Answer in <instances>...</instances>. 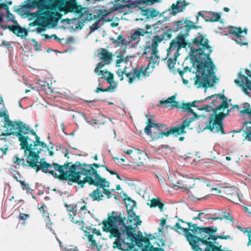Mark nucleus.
I'll return each mask as SVG.
<instances>
[{"label": "nucleus", "mask_w": 251, "mask_h": 251, "mask_svg": "<svg viewBox=\"0 0 251 251\" xmlns=\"http://www.w3.org/2000/svg\"><path fill=\"white\" fill-rule=\"evenodd\" d=\"M99 51L97 56H99L100 59L109 64L112 60V53L103 48H100Z\"/></svg>", "instance_id": "obj_23"}, {"label": "nucleus", "mask_w": 251, "mask_h": 251, "mask_svg": "<svg viewBox=\"0 0 251 251\" xmlns=\"http://www.w3.org/2000/svg\"><path fill=\"white\" fill-rule=\"evenodd\" d=\"M180 49V48H178V46H177L175 42V40H173L170 43L169 48L167 50V55H172L174 57L177 58V57L179 55V50Z\"/></svg>", "instance_id": "obj_24"}, {"label": "nucleus", "mask_w": 251, "mask_h": 251, "mask_svg": "<svg viewBox=\"0 0 251 251\" xmlns=\"http://www.w3.org/2000/svg\"><path fill=\"white\" fill-rule=\"evenodd\" d=\"M24 7L29 9L36 8L35 12L26 11L24 15L29 20H34L29 24V26H37L34 30L38 33H42L47 29V0H25Z\"/></svg>", "instance_id": "obj_7"}, {"label": "nucleus", "mask_w": 251, "mask_h": 251, "mask_svg": "<svg viewBox=\"0 0 251 251\" xmlns=\"http://www.w3.org/2000/svg\"><path fill=\"white\" fill-rule=\"evenodd\" d=\"M187 225L188 226V228H183L181 226L179 223L177 222L173 229L179 234L183 231L185 238L194 251H207L210 246L211 248H213L214 246L220 251H223L221 249V247H218L213 242L208 241L210 239L216 240L218 238V236L212 235V234L217 231V227L213 228L210 226H198L196 224L192 225L191 222H187Z\"/></svg>", "instance_id": "obj_3"}, {"label": "nucleus", "mask_w": 251, "mask_h": 251, "mask_svg": "<svg viewBox=\"0 0 251 251\" xmlns=\"http://www.w3.org/2000/svg\"><path fill=\"white\" fill-rule=\"evenodd\" d=\"M28 147L21 149L24 151V158H21L17 156H14L13 158V163L16 164L15 167L22 165L23 167H30L37 172L42 171L45 173H47V162L45 158L39 160V153L43 148L46 147V144L40 140H35L28 142Z\"/></svg>", "instance_id": "obj_6"}, {"label": "nucleus", "mask_w": 251, "mask_h": 251, "mask_svg": "<svg viewBox=\"0 0 251 251\" xmlns=\"http://www.w3.org/2000/svg\"><path fill=\"white\" fill-rule=\"evenodd\" d=\"M190 113L193 115V116L190 118H187L189 121H190V123H191L193 121H194L196 119H198L200 117H202L203 118L205 117L204 116L199 115L197 114L194 111H193L192 112H190Z\"/></svg>", "instance_id": "obj_48"}, {"label": "nucleus", "mask_w": 251, "mask_h": 251, "mask_svg": "<svg viewBox=\"0 0 251 251\" xmlns=\"http://www.w3.org/2000/svg\"><path fill=\"white\" fill-rule=\"evenodd\" d=\"M176 26V29H174V31H177L179 30L180 33L179 35L184 36L187 37L189 35L190 30L192 29H197V26L196 25L191 21H189L187 23L186 21H178L175 23Z\"/></svg>", "instance_id": "obj_13"}, {"label": "nucleus", "mask_w": 251, "mask_h": 251, "mask_svg": "<svg viewBox=\"0 0 251 251\" xmlns=\"http://www.w3.org/2000/svg\"><path fill=\"white\" fill-rule=\"evenodd\" d=\"M241 79L243 80H242V82L246 83V86L251 90V81L249 80L248 77L243 75L241 76Z\"/></svg>", "instance_id": "obj_47"}, {"label": "nucleus", "mask_w": 251, "mask_h": 251, "mask_svg": "<svg viewBox=\"0 0 251 251\" xmlns=\"http://www.w3.org/2000/svg\"><path fill=\"white\" fill-rule=\"evenodd\" d=\"M176 96L174 95L168 98L165 100H161L160 103L161 104H164L165 106L170 107L171 109L174 108H181L183 111H186L188 112H192L194 111L192 108H190V102L182 103V105H180L178 101H176Z\"/></svg>", "instance_id": "obj_12"}, {"label": "nucleus", "mask_w": 251, "mask_h": 251, "mask_svg": "<svg viewBox=\"0 0 251 251\" xmlns=\"http://www.w3.org/2000/svg\"><path fill=\"white\" fill-rule=\"evenodd\" d=\"M173 30L170 29H167L165 32L163 33L161 35H156L157 36H161V37H163L162 38V41L165 39V37L167 38V39H169L172 37V33Z\"/></svg>", "instance_id": "obj_42"}, {"label": "nucleus", "mask_w": 251, "mask_h": 251, "mask_svg": "<svg viewBox=\"0 0 251 251\" xmlns=\"http://www.w3.org/2000/svg\"><path fill=\"white\" fill-rule=\"evenodd\" d=\"M150 18L151 17V18L155 17L158 15L159 12L156 11L154 9H150Z\"/></svg>", "instance_id": "obj_55"}, {"label": "nucleus", "mask_w": 251, "mask_h": 251, "mask_svg": "<svg viewBox=\"0 0 251 251\" xmlns=\"http://www.w3.org/2000/svg\"><path fill=\"white\" fill-rule=\"evenodd\" d=\"M84 232L86 233V236L87 237L88 240L89 242H91L94 239L93 234H90V233L87 231H84Z\"/></svg>", "instance_id": "obj_60"}, {"label": "nucleus", "mask_w": 251, "mask_h": 251, "mask_svg": "<svg viewBox=\"0 0 251 251\" xmlns=\"http://www.w3.org/2000/svg\"><path fill=\"white\" fill-rule=\"evenodd\" d=\"M174 59L169 58L167 61L168 67L170 70H172L173 68H174L175 65L176 64V58H175V57H174Z\"/></svg>", "instance_id": "obj_45"}, {"label": "nucleus", "mask_w": 251, "mask_h": 251, "mask_svg": "<svg viewBox=\"0 0 251 251\" xmlns=\"http://www.w3.org/2000/svg\"><path fill=\"white\" fill-rule=\"evenodd\" d=\"M207 220H212L213 221H215L217 220H222V219H226L227 220H229L230 221H232L233 219L232 217H231L230 214L229 213L224 212L223 213L222 217H218V218H207Z\"/></svg>", "instance_id": "obj_38"}, {"label": "nucleus", "mask_w": 251, "mask_h": 251, "mask_svg": "<svg viewBox=\"0 0 251 251\" xmlns=\"http://www.w3.org/2000/svg\"><path fill=\"white\" fill-rule=\"evenodd\" d=\"M229 31L230 33L235 35L237 37L236 42L237 44L241 46L247 44L246 43V40L245 37L241 36V34L243 32L241 28L232 27L231 29H230Z\"/></svg>", "instance_id": "obj_21"}, {"label": "nucleus", "mask_w": 251, "mask_h": 251, "mask_svg": "<svg viewBox=\"0 0 251 251\" xmlns=\"http://www.w3.org/2000/svg\"><path fill=\"white\" fill-rule=\"evenodd\" d=\"M29 217H30V216L29 214L21 213L20 214V216H19V219L20 220L25 221V220H27L28 218H29Z\"/></svg>", "instance_id": "obj_54"}, {"label": "nucleus", "mask_w": 251, "mask_h": 251, "mask_svg": "<svg viewBox=\"0 0 251 251\" xmlns=\"http://www.w3.org/2000/svg\"><path fill=\"white\" fill-rule=\"evenodd\" d=\"M7 13V21H11L14 25L17 24V21L15 19L14 16L11 14L10 11L6 13Z\"/></svg>", "instance_id": "obj_46"}, {"label": "nucleus", "mask_w": 251, "mask_h": 251, "mask_svg": "<svg viewBox=\"0 0 251 251\" xmlns=\"http://www.w3.org/2000/svg\"><path fill=\"white\" fill-rule=\"evenodd\" d=\"M190 121H188L187 119H186L185 120L183 121V122L180 124L181 126L183 128L184 130H185V128L186 127H188L190 126Z\"/></svg>", "instance_id": "obj_56"}, {"label": "nucleus", "mask_w": 251, "mask_h": 251, "mask_svg": "<svg viewBox=\"0 0 251 251\" xmlns=\"http://www.w3.org/2000/svg\"><path fill=\"white\" fill-rule=\"evenodd\" d=\"M165 241L163 239L161 238H156L155 241L152 243V245H154V246L161 247H163L165 245Z\"/></svg>", "instance_id": "obj_43"}, {"label": "nucleus", "mask_w": 251, "mask_h": 251, "mask_svg": "<svg viewBox=\"0 0 251 251\" xmlns=\"http://www.w3.org/2000/svg\"><path fill=\"white\" fill-rule=\"evenodd\" d=\"M150 207H158L161 212H163L165 204L161 201L159 198H153L151 200L150 203H148Z\"/></svg>", "instance_id": "obj_28"}, {"label": "nucleus", "mask_w": 251, "mask_h": 251, "mask_svg": "<svg viewBox=\"0 0 251 251\" xmlns=\"http://www.w3.org/2000/svg\"><path fill=\"white\" fill-rule=\"evenodd\" d=\"M158 127H160V129H161V132L160 134H161L163 138L164 136L168 137L170 136L165 134L166 132H169L170 129L166 125L162 124H158Z\"/></svg>", "instance_id": "obj_40"}, {"label": "nucleus", "mask_w": 251, "mask_h": 251, "mask_svg": "<svg viewBox=\"0 0 251 251\" xmlns=\"http://www.w3.org/2000/svg\"><path fill=\"white\" fill-rule=\"evenodd\" d=\"M123 6L121 5L114 4L113 8L112 11H116L121 9H122Z\"/></svg>", "instance_id": "obj_64"}, {"label": "nucleus", "mask_w": 251, "mask_h": 251, "mask_svg": "<svg viewBox=\"0 0 251 251\" xmlns=\"http://www.w3.org/2000/svg\"><path fill=\"white\" fill-rule=\"evenodd\" d=\"M4 127L7 128L10 135H16L20 142V146L23 148L28 147V142L40 140L33 129L28 125L21 121L13 122L9 119L5 124Z\"/></svg>", "instance_id": "obj_9"}, {"label": "nucleus", "mask_w": 251, "mask_h": 251, "mask_svg": "<svg viewBox=\"0 0 251 251\" xmlns=\"http://www.w3.org/2000/svg\"><path fill=\"white\" fill-rule=\"evenodd\" d=\"M91 171L95 175V178L91 176H84L82 180L78 178L77 182L75 183L80 185L82 188L84 187L86 183L97 187L96 189L89 194V197L93 201H102L103 197V194L106 195L108 199L112 198L111 191H114L115 189L110 190L107 189L110 187V182L105 178L101 177L98 173V171L92 169Z\"/></svg>", "instance_id": "obj_8"}, {"label": "nucleus", "mask_w": 251, "mask_h": 251, "mask_svg": "<svg viewBox=\"0 0 251 251\" xmlns=\"http://www.w3.org/2000/svg\"><path fill=\"white\" fill-rule=\"evenodd\" d=\"M161 36H154L151 39V42H147L144 46V50L143 54L147 55L148 53L151 50V53L152 54L153 46L154 43L157 45L156 50H158V44L162 41V38Z\"/></svg>", "instance_id": "obj_19"}, {"label": "nucleus", "mask_w": 251, "mask_h": 251, "mask_svg": "<svg viewBox=\"0 0 251 251\" xmlns=\"http://www.w3.org/2000/svg\"><path fill=\"white\" fill-rule=\"evenodd\" d=\"M119 58L116 60V65L117 67H120V64L124 61V57L122 56L119 57Z\"/></svg>", "instance_id": "obj_63"}, {"label": "nucleus", "mask_w": 251, "mask_h": 251, "mask_svg": "<svg viewBox=\"0 0 251 251\" xmlns=\"http://www.w3.org/2000/svg\"><path fill=\"white\" fill-rule=\"evenodd\" d=\"M146 133L147 134H148V135L150 136V137L153 140H157L159 138H163L160 133H159V132L156 130L152 131V130L151 129L150 132Z\"/></svg>", "instance_id": "obj_39"}, {"label": "nucleus", "mask_w": 251, "mask_h": 251, "mask_svg": "<svg viewBox=\"0 0 251 251\" xmlns=\"http://www.w3.org/2000/svg\"><path fill=\"white\" fill-rule=\"evenodd\" d=\"M65 207L67 208V210L69 212V215L70 216V218L71 220H73V218L74 219H76L75 218L76 216V211H77V207L76 205L74 204H70L68 205L67 204H65Z\"/></svg>", "instance_id": "obj_30"}, {"label": "nucleus", "mask_w": 251, "mask_h": 251, "mask_svg": "<svg viewBox=\"0 0 251 251\" xmlns=\"http://www.w3.org/2000/svg\"><path fill=\"white\" fill-rule=\"evenodd\" d=\"M53 169L58 171L60 175L57 174L52 170L48 169V173L51 174L55 177H59L62 180H69L72 182H77L78 178H80L81 176H91L95 178V175L91 173V169L97 171V169L103 167L111 175H115L116 172L109 169L105 164L100 165L98 163L88 164L81 163L79 161L75 162L74 164L72 162H66L63 165H60L57 163L52 164Z\"/></svg>", "instance_id": "obj_4"}, {"label": "nucleus", "mask_w": 251, "mask_h": 251, "mask_svg": "<svg viewBox=\"0 0 251 251\" xmlns=\"http://www.w3.org/2000/svg\"><path fill=\"white\" fill-rule=\"evenodd\" d=\"M107 64H109V63H106V62H104L103 61H102V60L100 62H99L97 64V66L95 69V73L98 74L100 72L99 75H102V76H105L104 75V73L106 74L105 73V72L106 71H104L100 70L102 69L105 65H107Z\"/></svg>", "instance_id": "obj_34"}, {"label": "nucleus", "mask_w": 251, "mask_h": 251, "mask_svg": "<svg viewBox=\"0 0 251 251\" xmlns=\"http://www.w3.org/2000/svg\"><path fill=\"white\" fill-rule=\"evenodd\" d=\"M187 5L188 3L186 2L185 0L177 1L176 3H173L171 6L172 14L175 15L176 13L183 11Z\"/></svg>", "instance_id": "obj_22"}, {"label": "nucleus", "mask_w": 251, "mask_h": 251, "mask_svg": "<svg viewBox=\"0 0 251 251\" xmlns=\"http://www.w3.org/2000/svg\"><path fill=\"white\" fill-rule=\"evenodd\" d=\"M245 232H247L248 233L247 235L249 238L248 245H251V229L249 231L246 230Z\"/></svg>", "instance_id": "obj_61"}, {"label": "nucleus", "mask_w": 251, "mask_h": 251, "mask_svg": "<svg viewBox=\"0 0 251 251\" xmlns=\"http://www.w3.org/2000/svg\"><path fill=\"white\" fill-rule=\"evenodd\" d=\"M194 185L193 180L185 177L177 180L175 183L172 182V185L176 190L179 189L185 190H189L193 187Z\"/></svg>", "instance_id": "obj_15"}, {"label": "nucleus", "mask_w": 251, "mask_h": 251, "mask_svg": "<svg viewBox=\"0 0 251 251\" xmlns=\"http://www.w3.org/2000/svg\"><path fill=\"white\" fill-rule=\"evenodd\" d=\"M71 221L73 223H74L77 224L78 226V228L80 229L83 230L84 231H85L83 230L84 223L83 221L81 220L80 217H79L78 219L73 218V220H71Z\"/></svg>", "instance_id": "obj_41"}, {"label": "nucleus", "mask_w": 251, "mask_h": 251, "mask_svg": "<svg viewBox=\"0 0 251 251\" xmlns=\"http://www.w3.org/2000/svg\"><path fill=\"white\" fill-rule=\"evenodd\" d=\"M92 234H97L98 236L101 235L100 230L97 229L96 228H92Z\"/></svg>", "instance_id": "obj_62"}, {"label": "nucleus", "mask_w": 251, "mask_h": 251, "mask_svg": "<svg viewBox=\"0 0 251 251\" xmlns=\"http://www.w3.org/2000/svg\"><path fill=\"white\" fill-rule=\"evenodd\" d=\"M75 7V4L67 0H54L52 5H48V10L63 12L64 14L72 12Z\"/></svg>", "instance_id": "obj_11"}, {"label": "nucleus", "mask_w": 251, "mask_h": 251, "mask_svg": "<svg viewBox=\"0 0 251 251\" xmlns=\"http://www.w3.org/2000/svg\"><path fill=\"white\" fill-rule=\"evenodd\" d=\"M225 197L230 201L239 204L242 202V197L239 193V190L235 187L227 188L224 190Z\"/></svg>", "instance_id": "obj_14"}, {"label": "nucleus", "mask_w": 251, "mask_h": 251, "mask_svg": "<svg viewBox=\"0 0 251 251\" xmlns=\"http://www.w3.org/2000/svg\"><path fill=\"white\" fill-rule=\"evenodd\" d=\"M0 9H1L2 10L3 9L6 10V13L9 11L8 5L6 3H0Z\"/></svg>", "instance_id": "obj_58"}, {"label": "nucleus", "mask_w": 251, "mask_h": 251, "mask_svg": "<svg viewBox=\"0 0 251 251\" xmlns=\"http://www.w3.org/2000/svg\"><path fill=\"white\" fill-rule=\"evenodd\" d=\"M186 36L178 35L175 40V42L178 46V48H184L187 46V43L185 41Z\"/></svg>", "instance_id": "obj_32"}, {"label": "nucleus", "mask_w": 251, "mask_h": 251, "mask_svg": "<svg viewBox=\"0 0 251 251\" xmlns=\"http://www.w3.org/2000/svg\"><path fill=\"white\" fill-rule=\"evenodd\" d=\"M118 44H120L121 45H126L127 44L126 40L123 38L121 35H119L118 37Z\"/></svg>", "instance_id": "obj_51"}, {"label": "nucleus", "mask_w": 251, "mask_h": 251, "mask_svg": "<svg viewBox=\"0 0 251 251\" xmlns=\"http://www.w3.org/2000/svg\"><path fill=\"white\" fill-rule=\"evenodd\" d=\"M157 45L154 43L153 46L152 54L150 57L146 56L148 59L149 64L146 68V70H150V68L152 70L156 65H158L160 63V57L158 55V50H156Z\"/></svg>", "instance_id": "obj_16"}, {"label": "nucleus", "mask_w": 251, "mask_h": 251, "mask_svg": "<svg viewBox=\"0 0 251 251\" xmlns=\"http://www.w3.org/2000/svg\"><path fill=\"white\" fill-rule=\"evenodd\" d=\"M105 73L107 74L108 76L107 77L105 76H101V78H104L106 80L107 82L110 84V86L105 89H103L100 87H98L95 90V92L96 93H99L100 92H112L114 90L116 86L115 85L114 86H112L114 82V75L113 74L109 71H106Z\"/></svg>", "instance_id": "obj_17"}, {"label": "nucleus", "mask_w": 251, "mask_h": 251, "mask_svg": "<svg viewBox=\"0 0 251 251\" xmlns=\"http://www.w3.org/2000/svg\"><path fill=\"white\" fill-rule=\"evenodd\" d=\"M31 41L33 42L34 43V47H35V50H37V51H40L41 50V47H40V46L39 45V44L38 43V42L36 41L35 39H32Z\"/></svg>", "instance_id": "obj_59"}, {"label": "nucleus", "mask_w": 251, "mask_h": 251, "mask_svg": "<svg viewBox=\"0 0 251 251\" xmlns=\"http://www.w3.org/2000/svg\"><path fill=\"white\" fill-rule=\"evenodd\" d=\"M239 78L234 80V82L238 86L242 87L243 91L246 94H249L248 91V89H250L247 86L246 83H242V80H243L242 79H241V76L244 75L241 72H240L238 74Z\"/></svg>", "instance_id": "obj_31"}, {"label": "nucleus", "mask_w": 251, "mask_h": 251, "mask_svg": "<svg viewBox=\"0 0 251 251\" xmlns=\"http://www.w3.org/2000/svg\"><path fill=\"white\" fill-rule=\"evenodd\" d=\"M240 113L244 115H248L251 117V108L249 103L246 102L243 103V109L240 111Z\"/></svg>", "instance_id": "obj_37"}, {"label": "nucleus", "mask_w": 251, "mask_h": 251, "mask_svg": "<svg viewBox=\"0 0 251 251\" xmlns=\"http://www.w3.org/2000/svg\"><path fill=\"white\" fill-rule=\"evenodd\" d=\"M147 126H146L144 129V132L145 133L150 132V129L151 128H153L154 129L155 127H158V124L155 123L153 121H152L151 119L148 118L147 122L146 123Z\"/></svg>", "instance_id": "obj_33"}, {"label": "nucleus", "mask_w": 251, "mask_h": 251, "mask_svg": "<svg viewBox=\"0 0 251 251\" xmlns=\"http://www.w3.org/2000/svg\"><path fill=\"white\" fill-rule=\"evenodd\" d=\"M212 99L211 102L205 105L202 109L209 112L213 111L208 121V124L204 129H208L214 133L221 132L222 134L226 133L224 130L223 120L230 111L227 98L221 94L212 95L202 100V101Z\"/></svg>", "instance_id": "obj_5"}, {"label": "nucleus", "mask_w": 251, "mask_h": 251, "mask_svg": "<svg viewBox=\"0 0 251 251\" xmlns=\"http://www.w3.org/2000/svg\"><path fill=\"white\" fill-rule=\"evenodd\" d=\"M124 153L130 155L133 159V163L136 164L139 167L145 166L147 164L149 157L147 153L140 149H133V150H125Z\"/></svg>", "instance_id": "obj_10"}, {"label": "nucleus", "mask_w": 251, "mask_h": 251, "mask_svg": "<svg viewBox=\"0 0 251 251\" xmlns=\"http://www.w3.org/2000/svg\"><path fill=\"white\" fill-rule=\"evenodd\" d=\"M194 45H200L198 49H191V56L197 63V72L201 76L197 75L195 77L194 84L198 85V88L201 86L204 88L211 87L213 84L210 83L212 79L214 83H217L216 78L214 71L215 66L211 60L210 55L212 51V47L209 45V41L204 35H200L192 40Z\"/></svg>", "instance_id": "obj_2"}, {"label": "nucleus", "mask_w": 251, "mask_h": 251, "mask_svg": "<svg viewBox=\"0 0 251 251\" xmlns=\"http://www.w3.org/2000/svg\"><path fill=\"white\" fill-rule=\"evenodd\" d=\"M165 23V21L160 20L157 21L155 24L152 25L151 26L154 27V28L156 30V31H159V30H157V28L164 30L168 27V26L166 25V24Z\"/></svg>", "instance_id": "obj_36"}, {"label": "nucleus", "mask_w": 251, "mask_h": 251, "mask_svg": "<svg viewBox=\"0 0 251 251\" xmlns=\"http://www.w3.org/2000/svg\"><path fill=\"white\" fill-rule=\"evenodd\" d=\"M127 220L126 218L116 215L113 211L106 220L102 221V230L109 233V238H115L113 248L122 251H128L133 247V243H138L141 236L136 234V226L140 225L139 217L132 210H127Z\"/></svg>", "instance_id": "obj_1"}, {"label": "nucleus", "mask_w": 251, "mask_h": 251, "mask_svg": "<svg viewBox=\"0 0 251 251\" xmlns=\"http://www.w3.org/2000/svg\"><path fill=\"white\" fill-rule=\"evenodd\" d=\"M150 9L147 8L142 10V14L143 16H146L147 18H150Z\"/></svg>", "instance_id": "obj_57"}, {"label": "nucleus", "mask_w": 251, "mask_h": 251, "mask_svg": "<svg viewBox=\"0 0 251 251\" xmlns=\"http://www.w3.org/2000/svg\"><path fill=\"white\" fill-rule=\"evenodd\" d=\"M3 117L4 119V123L5 124L9 119V115L5 111H0V117Z\"/></svg>", "instance_id": "obj_52"}, {"label": "nucleus", "mask_w": 251, "mask_h": 251, "mask_svg": "<svg viewBox=\"0 0 251 251\" xmlns=\"http://www.w3.org/2000/svg\"><path fill=\"white\" fill-rule=\"evenodd\" d=\"M186 132L185 130L183 129L180 125H179L177 126L171 127L169 129V132H166L165 134L167 135H170L171 134L179 135L184 134Z\"/></svg>", "instance_id": "obj_27"}, {"label": "nucleus", "mask_w": 251, "mask_h": 251, "mask_svg": "<svg viewBox=\"0 0 251 251\" xmlns=\"http://www.w3.org/2000/svg\"><path fill=\"white\" fill-rule=\"evenodd\" d=\"M38 84L39 86L38 87V89L39 91H46L47 89V86H46V81L45 80H38Z\"/></svg>", "instance_id": "obj_44"}, {"label": "nucleus", "mask_w": 251, "mask_h": 251, "mask_svg": "<svg viewBox=\"0 0 251 251\" xmlns=\"http://www.w3.org/2000/svg\"><path fill=\"white\" fill-rule=\"evenodd\" d=\"M55 12H54L53 13V15H54V21L55 22H57L58 21V20L61 18V17L62 16V14H61L60 13H59L58 11H55Z\"/></svg>", "instance_id": "obj_49"}, {"label": "nucleus", "mask_w": 251, "mask_h": 251, "mask_svg": "<svg viewBox=\"0 0 251 251\" xmlns=\"http://www.w3.org/2000/svg\"><path fill=\"white\" fill-rule=\"evenodd\" d=\"M8 27L10 31L21 38L25 37L27 35L28 32L26 29L21 27L18 23L16 25H11Z\"/></svg>", "instance_id": "obj_20"}, {"label": "nucleus", "mask_w": 251, "mask_h": 251, "mask_svg": "<svg viewBox=\"0 0 251 251\" xmlns=\"http://www.w3.org/2000/svg\"><path fill=\"white\" fill-rule=\"evenodd\" d=\"M246 126L245 133L246 134L245 139L251 142V122H246L244 124Z\"/></svg>", "instance_id": "obj_35"}, {"label": "nucleus", "mask_w": 251, "mask_h": 251, "mask_svg": "<svg viewBox=\"0 0 251 251\" xmlns=\"http://www.w3.org/2000/svg\"><path fill=\"white\" fill-rule=\"evenodd\" d=\"M126 68H125L124 69H118L116 72L117 75H125L126 76V74L128 73L126 71Z\"/></svg>", "instance_id": "obj_53"}, {"label": "nucleus", "mask_w": 251, "mask_h": 251, "mask_svg": "<svg viewBox=\"0 0 251 251\" xmlns=\"http://www.w3.org/2000/svg\"><path fill=\"white\" fill-rule=\"evenodd\" d=\"M148 70L146 69L145 70L142 69H135L132 72H129V73L126 74V77L128 79V82L129 84L132 83L135 80L136 77L138 78V79H141L142 76H146V72Z\"/></svg>", "instance_id": "obj_18"}, {"label": "nucleus", "mask_w": 251, "mask_h": 251, "mask_svg": "<svg viewBox=\"0 0 251 251\" xmlns=\"http://www.w3.org/2000/svg\"><path fill=\"white\" fill-rule=\"evenodd\" d=\"M5 136L0 137V151L2 155H6L8 150V142Z\"/></svg>", "instance_id": "obj_29"}, {"label": "nucleus", "mask_w": 251, "mask_h": 251, "mask_svg": "<svg viewBox=\"0 0 251 251\" xmlns=\"http://www.w3.org/2000/svg\"><path fill=\"white\" fill-rule=\"evenodd\" d=\"M149 33H150V32H149L147 30L146 31L143 29L138 28L131 34L129 43L135 41L140 36H143L145 34H148Z\"/></svg>", "instance_id": "obj_26"}, {"label": "nucleus", "mask_w": 251, "mask_h": 251, "mask_svg": "<svg viewBox=\"0 0 251 251\" xmlns=\"http://www.w3.org/2000/svg\"><path fill=\"white\" fill-rule=\"evenodd\" d=\"M205 17V21L207 22H219L221 19V15L220 13L212 11H206Z\"/></svg>", "instance_id": "obj_25"}, {"label": "nucleus", "mask_w": 251, "mask_h": 251, "mask_svg": "<svg viewBox=\"0 0 251 251\" xmlns=\"http://www.w3.org/2000/svg\"><path fill=\"white\" fill-rule=\"evenodd\" d=\"M46 207V205L45 203H43L41 205V206H39L38 205V209L40 211V213L42 214V216L43 217L46 218V212L44 210V209Z\"/></svg>", "instance_id": "obj_50"}]
</instances>
